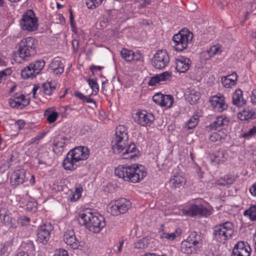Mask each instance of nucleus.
<instances>
[{
	"label": "nucleus",
	"instance_id": "nucleus-55",
	"mask_svg": "<svg viewBox=\"0 0 256 256\" xmlns=\"http://www.w3.org/2000/svg\"><path fill=\"white\" fill-rule=\"evenodd\" d=\"M163 95L164 94H162L160 93H157L153 96L152 99L156 104L160 106L162 100Z\"/></svg>",
	"mask_w": 256,
	"mask_h": 256
},
{
	"label": "nucleus",
	"instance_id": "nucleus-32",
	"mask_svg": "<svg viewBox=\"0 0 256 256\" xmlns=\"http://www.w3.org/2000/svg\"><path fill=\"white\" fill-rule=\"evenodd\" d=\"M44 116H46V120L49 123H52L58 118V114L55 111L54 108H50L46 110Z\"/></svg>",
	"mask_w": 256,
	"mask_h": 256
},
{
	"label": "nucleus",
	"instance_id": "nucleus-42",
	"mask_svg": "<svg viewBox=\"0 0 256 256\" xmlns=\"http://www.w3.org/2000/svg\"><path fill=\"white\" fill-rule=\"evenodd\" d=\"M221 82L222 86L226 88H230L236 84L234 80L229 78L228 76L222 77Z\"/></svg>",
	"mask_w": 256,
	"mask_h": 256
},
{
	"label": "nucleus",
	"instance_id": "nucleus-30",
	"mask_svg": "<svg viewBox=\"0 0 256 256\" xmlns=\"http://www.w3.org/2000/svg\"><path fill=\"white\" fill-rule=\"evenodd\" d=\"M68 139L64 137L54 140L52 146L54 152L58 154H60L64 150L66 141Z\"/></svg>",
	"mask_w": 256,
	"mask_h": 256
},
{
	"label": "nucleus",
	"instance_id": "nucleus-7",
	"mask_svg": "<svg viewBox=\"0 0 256 256\" xmlns=\"http://www.w3.org/2000/svg\"><path fill=\"white\" fill-rule=\"evenodd\" d=\"M193 34L188 30H182L172 38L173 46L176 51L182 52L186 49L191 42Z\"/></svg>",
	"mask_w": 256,
	"mask_h": 256
},
{
	"label": "nucleus",
	"instance_id": "nucleus-22",
	"mask_svg": "<svg viewBox=\"0 0 256 256\" xmlns=\"http://www.w3.org/2000/svg\"><path fill=\"white\" fill-rule=\"evenodd\" d=\"M172 76V73L168 72H164L161 74H156L152 77L148 82V85L154 86L160 82L170 80Z\"/></svg>",
	"mask_w": 256,
	"mask_h": 256
},
{
	"label": "nucleus",
	"instance_id": "nucleus-46",
	"mask_svg": "<svg viewBox=\"0 0 256 256\" xmlns=\"http://www.w3.org/2000/svg\"><path fill=\"white\" fill-rule=\"evenodd\" d=\"M21 247L23 248L26 250L30 252H33L35 250L33 242L30 240L22 242Z\"/></svg>",
	"mask_w": 256,
	"mask_h": 256
},
{
	"label": "nucleus",
	"instance_id": "nucleus-23",
	"mask_svg": "<svg viewBox=\"0 0 256 256\" xmlns=\"http://www.w3.org/2000/svg\"><path fill=\"white\" fill-rule=\"evenodd\" d=\"M44 145L41 146L38 150L36 159L38 164H47L49 162L50 154L46 150H44Z\"/></svg>",
	"mask_w": 256,
	"mask_h": 256
},
{
	"label": "nucleus",
	"instance_id": "nucleus-11",
	"mask_svg": "<svg viewBox=\"0 0 256 256\" xmlns=\"http://www.w3.org/2000/svg\"><path fill=\"white\" fill-rule=\"evenodd\" d=\"M53 228L52 224L50 222H46L40 226L37 230L38 240L43 244H47Z\"/></svg>",
	"mask_w": 256,
	"mask_h": 256
},
{
	"label": "nucleus",
	"instance_id": "nucleus-3",
	"mask_svg": "<svg viewBox=\"0 0 256 256\" xmlns=\"http://www.w3.org/2000/svg\"><path fill=\"white\" fill-rule=\"evenodd\" d=\"M78 220L80 224L94 233L100 232L106 226L105 219L102 216L90 212H80Z\"/></svg>",
	"mask_w": 256,
	"mask_h": 256
},
{
	"label": "nucleus",
	"instance_id": "nucleus-26",
	"mask_svg": "<svg viewBox=\"0 0 256 256\" xmlns=\"http://www.w3.org/2000/svg\"><path fill=\"white\" fill-rule=\"evenodd\" d=\"M58 86V84L54 81H50L43 84L40 91L46 96H50Z\"/></svg>",
	"mask_w": 256,
	"mask_h": 256
},
{
	"label": "nucleus",
	"instance_id": "nucleus-34",
	"mask_svg": "<svg viewBox=\"0 0 256 256\" xmlns=\"http://www.w3.org/2000/svg\"><path fill=\"white\" fill-rule=\"evenodd\" d=\"M34 68L30 64L25 67L21 72V76L22 78L26 79L28 78H34L36 76V74L32 72Z\"/></svg>",
	"mask_w": 256,
	"mask_h": 256
},
{
	"label": "nucleus",
	"instance_id": "nucleus-48",
	"mask_svg": "<svg viewBox=\"0 0 256 256\" xmlns=\"http://www.w3.org/2000/svg\"><path fill=\"white\" fill-rule=\"evenodd\" d=\"M181 233V231L180 229H177L174 232L172 233H165L164 234V238L169 240H174L177 236H179Z\"/></svg>",
	"mask_w": 256,
	"mask_h": 256
},
{
	"label": "nucleus",
	"instance_id": "nucleus-8",
	"mask_svg": "<svg viewBox=\"0 0 256 256\" xmlns=\"http://www.w3.org/2000/svg\"><path fill=\"white\" fill-rule=\"evenodd\" d=\"M131 206V202L129 200L121 198L111 202L108 206V211L114 216H118L126 212Z\"/></svg>",
	"mask_w": 256,
	"mask_h": 256
},
{
	"label": "nucleus",
	"instance_id": "nucleus-53",
	"mask_svg": "<svg viewBox=\"0 0 256 256\" xmlns=\"http://www.w3.org/2000/svg\"><path fill=\"white\" fill-rule=\"evenodd\" d=\"M30 218L26 216H21L18 219V222L22 226H25L29 224Z\"/></svg>",
	"mask_w": 256,
	"mask_h": 256
},
{
	"label": "nucleus",
	"instance_id": "nucleus-63",
	"mask_svg": "<svg viewBox=\"0 0 256 256\" xmlns=\"http://www.w3.org/2000/svg\"><path fill=\"white\" fill-rule=\"evenodd\" d=\"M229 78L234 81L236 82L238 79V76L236 72H233L232 74L227 76Z\"/></svg>",
	"mask_w": 256,
	"mask_h": 256
},
{
	"label": "nucleus",
	"instance_id": "nucleus-43",
	"mask_svg": "<svg viewBox=\"0 0 256 256\" xmlns=\"http://www.w3.org/2000/svg\"><path fill=\"white\" fill-rule=\"evenodd\" d=\"M104 0H86V4L89 9H94L98 6Z\"/></svg>",
	"mask_w": 256,
	"mask_h": 256
},
{
	"label": "nucleus",
	"instance_id": "nucleus-18",
	"mask_svg": "<svg viewBox=\"0 0 256 256\" xmlns=\"http://www.w3.org/2000/svg\"><path fill=\"white\" fill-rule=\"evenodd\" d=\"M190 60L184 56H178L175 60L176 69L179 72H185L190 68Z\"/></svg>",
	"mask_w": 256,
	"mask_h": 256
},
{
	"label": "nucleus",
	"instance_id": "nucleus-64",
	"mask_svg": "<svg viewBox=\"0 0 256 256\" xmlns=\"http://www.w3.org/2000/svg\"><path fill=\"white\" fill-rule=\"evenodd\" d=\"M74 96L82 100H84V98H85V96H84L82 94L80 93L79 92H76L74 94Z\"/></svg>",
	"mask_w": 256,
	"mask_h": 256
},
{
	"label": "nucleus",
	"instance_id": "nucleus-19",
	"mask_svg": "<svg viewBox=\"0 0 256 256\" xmlns=\"http://www.w3.org/2000/svg\"><path fill=\"white\" fill-rule=\"evenodd\" d=\"M26 172L23 169L14 170L10 178V184L12 186H18L22 184L26 178Z\"/></svg>",
	"mask_w": 256,
	"mask_h": 256
},
{
	"label": "nucleus",
	"instance_id": "nucleus-60",
	"mask_svg": "<svg viewBox=\"0 0 256 256\" xmlns=\"http://www.w3.org/2000/svg\"><path fill=\"white\" fill-rule=\"evenodd\" d=\"M83 102L87 103H92L95 105L96 104V102L94 99L86 96H85V98H84Z\"/></svg>",
	"mask_w": 256,
	"mask_h": 256
},
{
	"label": "nucleus",
	"instance_id": "nucleus-49",
	"mask_svg": "<svg viewBox=\"0 0 256 256\" xmlns=\"http://www.w3.org/2000/svg\"><path fill=\"white\" fill-rule=\"evenodd\" d=\"M148 242L146 238L140 240L134 244V248L138 249H144L147 248Z\"/></svg>",
	"mask_w": 256,
	"mask_h": 256
},
{
	"label": "nucleus",
	"instance_id": "nucleus-1",
	"mask_svg": "<svg viewBox=\"0 0 256 256\" xmlns=\"http://www.w3.org/2000/svg\"><path fill=\"white\" fill-rule=\"evenodd\" d=\"M128 139L126 127L122 125L117 126L112 141V146L115 154H119L126 149L122 154L124 159H132L136 156L137 149L135 144L133 142L128 144Z\"/></svg>",
	"mask_w": 256,
	"mask_h": 256
},
{
	"label": "nucleus",
	"instance_id": "nucleus-62",
	"mask_svg": "<svg viewBox=\"0 0 256 256\" xmlns=\"http://www.w3.org/2000/svg\"><path fill=\"white\" fill-rule=\"evenodd\" d=\"M250 192L252 195L256 196V183L250 188Z\"/></svg>",
	"mask_w": 256,
	"mask_h": 256
},
{
	"label": "nucleus",
	"instance_id": "nucleus-31",
	"mask_svg": "<svg viewBox=\"0 0 256 256\" xmlns=\"http://www.w3.org/2000/svg\"><path fill=\"white\" fill-rule=\"evenodd\" d=\"M226 156V152L225 150H219L212 156L211 159L212 162L220 164L224 162L227 159Z\"/></svg>",
	"mask_w": 256,
	"mask_h": 256
},
{
	"label": "nucleus",
	"instance_id": "nucleus-29",
	"mask_svg": "<svg viewBox=\"0 0 256 256\" xmlns=\"http://www.w3.org/2000/svg\"><path fill=\"white\" fill-rule=\"evenodd\" d=\"M242 92L240 89H237L232 96V104L238 106H242L246 104V100L242 96Z\"/></svg>",
	"mask_w": 256,
	"mask_h": 256
},
{
	"label": "nucleus",
	"instance_id": "nucleus-5",
	"mask_svg": "<svg viewBox=\"0 0 256 256\" xmlns=\"http://www.w3.org/2000/svg\"><path fill=\"white\" fill-rule=\"evenodd\" d=\"M18 56L24 60H28L36 53L38 41L32 37H26L19 42Z\"/></svg>",
	"mask_w": 256,
	"mask_h": 256
},
{
	"label": "nucleus",
	"instance_id": "nucleus-14",
	"mask_svg": "<svg viewBox=\"0 0 256 256\" xmlns=\"http://www.w3.org/2000/svg\"><path fill=\"white\" fill-rule=\"evenodd\" d=\"M154 120V115L145 110L137 112L135 117V120L142 126L150 125Z\"/></svg>",
	"mask_w": 256,
	"mask_h": 256
},
{
	"label": "nucleus",
	"instance_id": "nucleus-2",
	"mask_svg": "<svg viewBox=\"0 0 256 256\" xmlns=\"http://www.w3.org/2000/svg\"><path fill=\"white\" fill-rule=\"evenodd\" d=\"M115 175L126 182L136 183L146 176L147 172L144 168L138 164L131 166H119L115 168Z\"/></svg>",
	"mask_w": 256,
	"mask_h": 256
},
{
	"label": "nucleus",
	"instance_id": "nucleus-40",
	"mask_svg": "<svg viewBox=\"0 0 256 256\" xmlns=\"http://www.w3.org/2000/svg\"><path fill=\"white\" fill-rule=\"evenodd\" d=\"M174 102V98L171 95H163L162 100L160 106L167 108H170Z\"/></svg>",
	"mask_w": 256,
	"mask_h": 256
},
{
	"label": "nucleus",
	"instance_id": "nucleus-17",
	"mask_svg": "<svg viewBox=\"0 0 256 256\" xmlns=\"http://www.w3.org/2000/svg\"><path fill=\"white\" fill-rule=\"evenodd\" d=\"M64 240L72 248L75 250L78 248L80 242L76 236L75 233L72 230H67L64 235Z\"/></svg>",
	"mask_w": 256,
	"mask_h": 256
},
{
	"label": "nucleus",
	"instance_id": "nucleus-15",
	"mask_svg": "<svg viewBox=\"0 0 256 256\" xmlns=\"http://www.w3.org/2000/svg\"><path fill=\"white\" fill-rule=\"evenodd\" d=\"M210 102L214 110L216 112H222L228 107V105L224 102V96L221 94L210 97Z\"/></svg>",
	"mask_w": 256,
	"mask_h": 256
},
{
	"label": "nucleus",
	"instance_id": "nucleus-51",
	"mask_svg": "<svg viewBox=\"0 0 256 256\" xmlns=\"http://www.w3.org/2000/svg\"><path fill=\"white\" fill-rule=\"evenodd\" d=\"M18 156V154L16 152H12L10 156V158L6 160V162L8 164H10V166L14 164V162L16 160Z\"/></svg>",
	"mask_w": 256,
	"mask_h": 256
},
{
	"label": "nucleus",
	"instance_id": "nucleus-13",
	"mask_svg": "<svg viewBox=\"0 0 256 256\" xmlns=\"http://www.w3.org/2000/svg\"><path fill=\"white\" fill-rule=\"evenodd\" d=\"M251 248L247 242H238L234 246L232 256H250Z\"/></svg>",
	"mask_w": 256,
	"mask_h": 256
},
{
	"label": "nucleus",
	"instance_id": "nucleus-9",
	"mask_svg": "<svg viewBox=\"0 0 256 256\" xmlns=\"http://www.w3.org/2000/svg\"><path fill=\"white\" fill-rule=\"evenodd\" d=\"M20 25L23 30L34 32L38 28V18L32 10H28L21 19Z\"/></svg>",
	"mask_w": 256,
	"mask_h": 256
},
{
	"label": "nucleus",
	"instance_id": "nucleus-47",
	"mask_svg": "<svg viewBox=\"0 0 256 256\" xmlns=\"http://www.w3.org/2000/svg\"><path fill=\"white\" fill-rule=\"evenodd\" d=\"M222 52L221 47L218 45L213 46L207 52L210 56H212L214 55L220 53Z\"/></svg>",
	"mask_w": 256,
	"mask_h": 256
},
{
	"label": "nucleus",
	"instance_id": "nucleus-57",
	"mask_svg": "<svg viewBox=\"0 0 256 256\" xmlns=\"http://www.w3.org/2000/svg\"><path fill=\"white\" fill-rule=\"evenodd\" d=\"M132 56V61L141 62L142 60V55L138 52L135 53L134 52V54Z\"/></svg>",
	"mask_w": 256,
	"mask_h": 256
},
{
	"label": "nucleus",
	"instance_id": "nucleus-58",
	"mask_svg": "<svg viewBox=\"0 0 256 256\" xmlns=\"http://www.w3.org/2000/svg\"><path fill=\"white\" fill-rule=\"evenodd\" d=\"M15 124L20 130L24 128L26 122L23 120H19L16 122Z\"/></svg>",
	"mask_w": 256,
	"mask_h": 256
},
{
	"label": "nucleus",
	"instance_id": "nucleus-56",
	"mask_svg": "<svg viewBox=\"0 0 256 256\" xmlns=\"http://www.w3.org/2000/svg\"><path fill=\"white\" fill-rule=\"evenodd\" d=\"M54 256H68V252L64 249H59L55 251Z\"/></svg>",
	"mask_w": 256,
	"mask_h": 256
},
{
	"label": "nucleus",
	"instance_id": "nucleus-25",
	"mask_svg": "<svg viewBox=\"0 0 256 256\" xmlns=\"http://www.w3.org/2000/svg\"><path fill=\"white\" fill-rule=\"evenodd\" d=\"M192 244L198 248L202 244V234L200 232H190L188 238L186 239Z\"/></svg>",
	"mask_w": 256,
	"mask_h": 256
},
{
	"label": "nucleus",
	"instance_id": "nucleus-12",
	"mask_svg": "<svg viewBox=\"0 0 256 256\" xmlns=\"http://www.w3.org/2000/svg\"><path fill=\"white\" fill-rule=\"evenodd\" d=\"M184 213L191 216L196 215L206 216L210 214V210L202 204H192L188 210H184Z\"/></svg>",
	"mask_w": 256,
	"mask_h": 256
},
{
	"label": "nucleus",
	"instance_id": "nucleus-50",
	"mask_svg": "<svg viewBox=\"0 0 256 256\" xmlns=\"http://www.w3.org/2000/svg\"><path fill=\"white\" fill-rule=\"evenodd\" d=\"M222 138V132H213L209 136V139L211 142H218Z\"/></svg>",
	"mask_w": 256,
	"mask_h": 256
},
{
	"label": "nucleus",
	"instance_id": "nucleus-10",
	"mask_svg": "<svg viewBox=\"0 0 256 256\" xmlns=\"http://www.w3.org/2000/svg\"><path fill=\"white\" fill-rule=\"evenodd\" d=\"M170 62V57L166 50H158L154 54L152 60V66L156 69L164 68Z\"/></svg>",
	"mask_w": 256,
	"mask_h": 256
},
{
	"label": "nucleus",
	"instance_id": "nucleus-59",
	"mask_svg": "<svg viewBox=\"0 0 256 256\" xmlns=\"http://www.w3.org/2000/svg\"><path fill=\"white\" fill-rule=\"evenodd\" d=\"M10 167V164H8L6 162V163L3 164L0 166V170L2 172H4L6 170H8Z\"/></svg>",
	"mask_w": 256,
	"mask_h": 256
},
{
	"label": "nucleus",
	"instance_id": "nucleus-6",
	"mask_svg": "<svg viewBox=\"0 0 256 256\" xmlns=\"http://www.w3.org/2000/svg\"><path fill=\"white\" fill-rule=\"evenodd\" d=\"M234 232V226L231 222L220 224L213 228L214 239L218 242L224 244L232 238Z\"/></svg>",
	"mask_w": 256,
	"mask_h": 256
},
{
	"label": "nucleus",
	"instance_id": "nucleus-38",
	"mask_svg": "<svg viewBox=\"0 0 256 256\" xmlns=\"http://www.w3.org/2000/svg\"><path fill=\"white\" fill-rule=\"evenodd\" d=\"M134 52L128 49L122 48L120 51V55L122 58L128 62L132 61Z\"/></svg>",
	"mask_w": 256,
	"mask_h": 256
},
{
	"label": "nucleus",
	"instance_id": "nucleus-61",
	"mask_svg": "<svg viewBox=\"0 0 256 256\" xmlns=\"http://www.w3.org/2000/svg\"><path fill=\"white\" fill-rule=\"evenodd\" d=\"M251 100L252 104H256V90H254L252 91Z\"/></svg>",
	"mask_w": 256,
	"mask_h": 256
},
{
	"label": "nucleus",
	"instance_id": "nucleus-33",
	"mask_svg": "<svg viewBox=\"0 0 256 256\" xmlns=\"http://www.w3.org/2000/svg\"><path fill=\"white\" fill-rule=\"evenodd\" d=\"M200 98V92L194 90H190L189 94L186 96V100L190 104H196Z\"/></svg>",
	"mask_w": 256,
	"mask_h": 256
},
{
	"label": "nucleus",
	"instance_id": "nucleus-24",
	"mask_svg": "<svg viewBox=\"0 0 256 256\" xmlns=\"http://www.w3.org/2000/svg\"><path fill=\"white\" fill-rule=\"evenodd\" d=\"M238 117L240 120H249L256 118V111L249 108H245L238 113Z\"/></svg>",
	"mask_w": 256,
	"mask_h": 256
},
{
	"label": "nucleus",
	"instance_id": "nucleus-52",
	"mask_svg": "<svg viewBox=\"0 0 256 256\" xmlns=\"http://www.w3.org/2000/svg\"><path fill=\"white\" fill-rule=\"evenodd\" d=\"M88 82L92 92H97L99 90V87L96 80L94 79L89 78L88 79Z\"/></svg>",
	"mask_w": 256,
	"mask_h": 256
},
{
	"label": "nucleus",
	"instance_id": "nucleus-28",
	"mask_svg": "<svg viewBox=\"0 0 256 256\" xmlns=\"http://www.w3.org/2000/svg\"><path fill=\"white\" fill-rule=\"evenodd\" d=\"M181 252L185 254H196L198 251V248L190 244L187 240H184L180 246Z\"/></svg>",
	"mask_w": 256,
	"mask_h": 256
},
{
	"label": "nucleus",
	"instance_id": "nucleus-21",
	"mask_svg": "<svg viewBox=\"0 0 256 256\" xmlns=\"http://www.w3.org/2000/svg\"><path fill=\"white\" fill-rule=\"evenodd\" d=\"M49 68L56 76L60 75L64 70V66L59 58H56L52 60L49 65Z\"/></svg>",
	"mask_w": 256,
	"mask_h": 256
},
{
	"label": "nucleus",
	"instance_id": "nucleus-35",
	"mask_svg": "<svg viewBox=\"0 0 256 256\" xmlns=\"http://www.w3.org/2000/svg\"><path fill=\"white\" fill-rule=\"evenodd\" d=\"M82 188L80 186L76 187L74 191H72L68 196V200L70 202H76L82 196Z\"/></svg>",
	"mask_w": 256,
	"mask_h": 256
},
{
	"label": "nucleus",
	"instance_id": "nucleus-44",
	"mask_svg": "<svg viewBox=\"0 0 256 256\" xmlns=\"http://www.w3.org/2000/svg\"><path fill=\"white\" fill-rule=\"evenodd\" d=\"M134 2L138 4V9H142L147 7L150 4L151 0H132Z\"/></svg>",
	"mask_w": 256,
	"mask_h": 256
},
{
	"label": "nucleus",
	"instance_id": "nucleus-16",
	"mask_svg": "<svg viewBox=\"0 0 256 256\" xmlns=\"http://www.w3.org/2000/svg\"><path fill=\"white\" fill-rule=\"evenodd\" d=\"M8 102L10 106L14 108L22 109L29 104L28 100L22 94H16L13 98H10Z\"/></svg>",
	"mask_w": 256,
	"mask_h": 256
},
{
	"label": "nucleus",
	"instance_id": "nucleus-39",
	"mask_svg": "<svg viewBox=\"0 0 256 256\" xmlns=\"http://www.w3.org/2000/svg\"><path fill=\"white\" fill-rule=\"evenodd\" d=\"M198 116H194L190 118L185 124L186 130H192L198 124Z\"/></svg>",
	"mask_w": 256,
	"mask_h": 256
},
{
	"label": "nucleus",
	"instance_id": "nucleus-4",
	"mask_svg": "<svg viewBox=\"0 0 256 256\" xmlns=\"http://www.w3.org/2000/svg\"><path fill=\"white\" fill-rule=\"evenodd\" d=\"M89 155L90 150L87 147L76 146L68 153L63 162L64 167L66 170H74L77 168L76 163L87 159Z\"/></svg>",
	"mask_w": 256,
	"mask_h": 256
},
{
	"label": "nucleus",
	"instance_id": "nucleus-54",
	"mask_svg": "<svg viewBox=\"0 0 256 256\" xmlns=\"http://www.w3.org/2000/svg\"><path fill=\"white\" fill-rule=\"evenodd\" d=\"M255 134H256V126H254L252 128L250 129L248 132H245L243 134V137L246 138H248Z\"/></svg>",
	"mask_w": 256,
	"mask_h": 256
},
{
	"label": "nucleus",
	"instance_id": "nucleus-37",
	"mask_svg": "<svg viewBox=\"0 0 256 256\" xmlns=\"http://www.w3.org/2000/svg\"><path fill=\"white\" fill-rule=\"evenodd\" d=\"M30 64L32 65V67L34 68L32 72H35L37 75L39 74L44 68L45 66V62L44 60H38Z\"/></svg>",
	"mask_w": 256,
	"mask_h": 256
},
{
	"label": "nucleus",
	"instance_id": "nucleus-45",
	"mask_svg": "<svg viewBox=\"0 0 256 256\" xmlns=\"http://www.w3.org/2000/svg\"><path fill=\"white\" fill-rule=\"evenodd\" d=\"M0 219L4 222L6 224H10L12 222V217L6 212L0 213Z\"/></svg>",
	"mask_w": 256,
	"mask_h": 256
},
{
	"label": "nucleus",
	"instance_id": "nucleus-27",
	"mask_svg": "<svg viewBox=\"0 0 256 256\" xmlns=\"http://www.w3.org/2000/svg\"><path fill=\"white\" fill-rule=\"evenodd\" d=\"M229 120L226 117L220 116L216 118L214 121L210 123L207 126L210 130H215L222 126H227L228 124Z\"/></svg>",
	"mask_w": 256,
	"mask_h": 256
},
{
	"label": "nucleus",
	"instance_id": "nucleus-41",
	"mask_svg": "<svg viewBox=\"0 0 256 256\" xmlns=\"http://www.w3.org/2000/svg\"><path fill=\"white\" fill-rule=\"evenodd\" d=\"M244 214L249 216L252 220H256V205L251 206L248 210H246Z\"/></svg>",
	"mask_w": 256,
	"mask_h": 256
},
{
	"label": "nucleus",
	"instance_id": "nucleus-20",
	"mask_svg": "<svg viewBox=\"0 0 256 256\" xmlns=\"http://www.w3.org/2000/svg\"><path fill=\"white\" fill-rule=\"evenodd\" d=\"M172 189H180L183 188L186 183V178L180 174H174L169 181Z\"/></svg>",
	"mask_w": 256,
	"mask_h": 256
},
{
	"label": "nucleus",
	"instance_id": "nucleus-36",
	"mask_svg": "<svg viewBox=\"0 0 256 256\" xmlns=\"http://www.w3.org/2000/svg\"><path fill=\"white\" fill-rule=\"evenodd\" d=\"M235 181V178L234 176L230 174L224 176L221 178V180L218 182V184L220 186H224L226 185L232 184Z\"/></svg>",
	"mask_w": 256,
	"mask_h": 256
}]
</instances>
